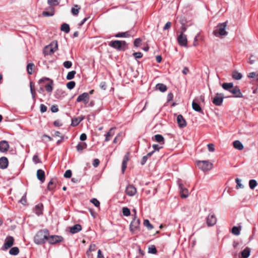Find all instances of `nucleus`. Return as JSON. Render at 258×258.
Wrapping results in <instances>:
<instances>
[{"mask_svg": "<svg viewBox=\"0 0 258 258\" xmlns=\"http://www.w3.org/2000/svg\"><path fill=\"white\" fill-rule=\"evenodd\" d=\"M33 161L35 164H37L38 163L40 162V160L39 158H38V156L36 155H35L33 157Z\"/></svg>", "mask_w": 258, "mask_h": 258, "instance_id": "55", "label": "nucleus"}, {"mask_svg": "<svg viewBox=\"0 0 258 258\" xmlns=\"http://www.w3.org/2000/svg\"><path fill=\"white\" fill-rule=\"evenodd\" d=\"M82 230V226L80 224H76L70 228V232L72 234L77 233Z\"/></svg>", "mask_w": 258, "mask_h": 258, "instance_id": "21", "label": "nucleus"}, {"mask_svg": "<svg viewBox=\"0 0 258 258\" xmlns=\"http://www.w3.org/2000/svg\"><path fill=\"white\" fill-rule=\"evenodd\" d=\"M128 161V153L126 154L123 158V161L122 162V167H121V170L122 172L124 173V170H125L126 168V165L127 162Z\"/></svg>", "mask_w": 258, "mask_h": 258, "instance_id": "25", "label": "nucleus"}, {"mask_svg": "<svg viewBox=\"0 0 258 258\" xmlns=\"http://www.w3.org/2000/svg\"><path fill=\"white\" fill-rule=\"evenodd\" d=\"M154 139L156 142H157L159 143H162V144H164V139L163 137L161 135L158 134V135H155Z\"/></svg>", "mask_w": 258, "mask_h": 258, "instance_id": "37", "label": "nucleus"}, {"mask_svg": "<svg viewBox=\"0 0 258 258\" xmlns=\"http://www.w3.org/2000/svg\"><path fill=\"white\" fill-rule=\"evenodd\" d=\"M86 147L87 144L85 143L81 142L77 145L76 148L78 151L80 152L82 151L83 149H85Z\"/></svg>", "mask_w": 258, "mask_h": 258, "instance_id": "36", "label": "nucleus"}, {"mask_svg": "<svg viewBox=\"0 0 258 258\" xmlns=\"http://www.w3.org/2000/svg\"><path fill=\"white\" fill-rule=\"evenodd\" d=\"M115 37H129L130 36V34L128 31L124 32L118 33L116 34L114 36Z\"/></svg>", "mask_w": 258, "mask_h": 258, "instance_id": "35", "label": "nucleus"}, {"mask_svg": "<svg viewBox=\"0 0 258 258\" xmlns=\"http://www.w3.org/2000/svg\"><path fill=\"white\" fill-rule=\"evenodd\" d=\"M222 86L224 90L230 92L231 89H232L233 84L232 83H224Z\"/></svg>", "mask_w": 258, "mask_h": 258, "instance_id": "29", "label": "nucleus"}, {"mask_svg": "<svg viewBox=\"0 0 258 258\" xmlns=\"http://www.w3.org/2000/svg\"><path fill=\"white\" fill-rule=\"evenodd\" d=\"M143 224L144 225L146 226L148 230H151L153 228V225L150 224L149 221L148 219L144 220Z\"/></svg>", "mask_w": 258, "mask_h": 258, "instance_id": "42", "label": "nucleus"}, {"mask_svg": "<svg viewBox=\"0 0 258 258\" xmlns=\"http://www.w3.org/2000/svg\"><path fill=\"white\" fill-rule=\"evenodd\" d=\"M133 55L136 58H140L142 57L143 54L140 52H135L133 53Z\"/></svg>", "mask_w": 258, "mask_h": 258, "instance_id": "56", "label": "nucleus"}, {"mask_svg": "<svg viewBox=\"0 0 258 258\" xmlns=\"http://www.w3.org/2000/svg\"><path fill=\"white\" fill-rule=\"evenodd\" d=\"M9 161L7 157H2L0 158V168L4 169L7 168Z\"/></svg>", "mask_w": 258, "mask_h": 258, "instance_id": "19", "label": "nucleus"}, {"mask_svg": "<svg viewBox=\"0 0 258 258\" xmlns=\"http://www.w3.org/2000/svg\"><path fill=\"white\" fill-rule=\"evenodd\" d=\"M148 252L152 254H156L157 253V249L154 245L150 246L148 248Z\"/></svg>", "mask_w": 258, "mask_h": 258, "instance_id": "46", "label": "nucleus"}, {"mask_svg": "<svg viewBox=\"0 0 258 258\" xmlns=\"http://www.w3.org/2000/svg\"><path fill=\"white\" fill-rule=\"evenodd\" d=\"M230 92L232 93L235 97L241 98L243 96L239 87L236 86H233L232 89H231Z\"/></svg>", "mask_w": 258, "mask_h": 258, "instance_id": "15", "label": "nucleus"}, {"mask_svg": "<svg viewBox=\"0 0 258 258\" xmlns=\"http://www.w3.org/2000/svg\"><path fill=\"white\" fill-rule=\"evenodd\" d=\"M192 108L195 111L199 112L203 114H204V112L202 110L201 107L199 104L195 100H194L192 102Z\"/></svg>", "mask_w": 258, "mask_h": 258, "instance_id": "22", "label": "nucleus"}, {"mask_svg": "<svg viewBox=\"0 0 258 258\" xmlns=\"http://www.w3.org/2000/svg\"><path fill=\"white\" fill-rule=\"evenodd\" d=\"M91 202L96 207H98L100 206V202L95 198H93L91 200Z\"/></svg>", "mask_w": 258, "mask_h": 258, "instance_id": "48", "label": "nucleus"}, {"mask_svg": "<svg viewBox=\"0 0 258 258\" xmlns=\"http://www.w3.org/2000/svg\"><path fill=\"white\" fill-rule=\"evenodd\" d=\"M122 212L123 216L127 217L131 215L130 210L127 207H123Z\"/></svg>", "mask_w": 258, "mask_h": 258, "instance_id": "41", "label": "nucleus"}, {"mask_svg": "<svg viewBox=\"0 0 258 258\" xmlns=\"http://www.w3.org/2000/svg\"><path fill=\"white\" fill-rule=\"evenodd\" d=\"M156 88L157 90L161 92H164L167 90V87L165 85L161 83H159L156 85Z\"/></svg>", "mask_w": 258, "mask_h": 258, "instance_id": "31", "label": "nucleus"}, {"mask_svg": "<svg viewBox=\"0 0 258 258\" xmlns=\"http://www.w3.org/2000/svg\"><path fill=\"white\" fill-rule=\"evenodd\" d=\"M49 236L48 231L47 230H41L39 231L34 238V242L37 244H42L47 240Z\"/></svg>", "mask_w": 258, "mask_h": 258, "instance_id": "1", "label": "nucleus"}, {"mask_svg": "<svg viewBox=\"0 0 258 258\" xmlns=\"http://www.w3.org/2000/svg\"><path fill=\"white\" fill-rule=\"evenodd\" d=\"M53 184V179H52L48 183L47 189L50 190H52L54 188Z\"/></svg>", "mask_w": 258, "mask_h": 258, "instance_id": "51", "label": "nucleus"}, {"mask_svg": "<svg viewBox=\"0 0 258 258\" xmlns=\"http://www.w3.org/2000/svg\"><path fill=\"white\" fill-rule=\"evenodd\" d=\"M76 73V72L75 71L69 72L66 77L67 79L68 80L73 79L74 78Z\"/></svg>", "mask_w": 258, "mask_h": 258, "instance_id": "44", "label": "nucleus"}, {"mask_svg": "<svg viewBox=\"0 0 258 258\" xmlns=\"http://www.w3.org/2000/svg\"><path fill=\"white\" fill-rule=\"evenodd\" d=\"M177 41L179 45L183 46H185L187 45V38L186 36L184 35L182 33L178 36Z\"/></svg>", "mask_w": 258, "mask_h": 258, "instance_id": "14", "label": "nucleus"}, {"mask_svg": "<svg viewBox=\"0 0 258 258\" xmlns=\"http://www.w3.org/2000/svg\"><path fill=\"white\" fill-rule=\"evenodd\" d=\"M51 111L52 112H57L58 111V106L57 105H52L51 107Z\"/></svg>", "mask_w": 258, "mask_h": 258, "instance_id": "59", "label": "nucleus"}, {"mask_svg": "<svg viewBox=\"0 0 258 258\" xmlns=\"http://www.w3.org/2000/svg\"><path fill=\"white\" fill-rule=\"evenodd\" d=\"M173 95L172 93H169L167 97V102H169L173 99Z\"/></svg>", "mask_w": 258, "mask_h": 258, "instance_id": "63", "label": "nucleus"}, {"mask_svg": "<svg viewBox=\"0 0 258 258\" xmlns=\"http://www.w3.org/2000/svg\"><path fill=\"white\" fill-rule=\"evenodd\" d=\"M14 242V238L11 236H7L5 240L3 245V249H8L13 246Z\"/></svg>", "mask_w": 258, "mask_h": 258, "instance_id": "9", "label": "nucleus"}, {"mask_svg": "<svg viewBox=\"0 0 258 258\" xmlns=\"http://www.w3.org/2000/svg\"><path fill=\"white\" fill-rule=\"evenodd\" d=\"M141 40L140 38L136 39L134 41V44L136 47H138L140 45Z\"/></svg>", "mask_w": 258, "mask_h": 258, "instance_id": "53", "label": "nucleus"}, {"mask_svg": "<svg viewBox=\"0 0 258 258\" xmlns=\"http://www.w3.org/2000/svg\"><path fill=\"white\" fill-rule=\"evenodd\" d=\"M75 85L76 83L74 81H70L67 83V87L69 89L71 90L75 87Z\"/></svg>", "mask_w": 258, "mask_h": 258, "instance_id": "47", "label": "nucleus"}, {"mask_svg": "<svg viewBox=\"0 0 258 258\" xmlns=\"http://www.w3.org/2000/svg\"><path fill=\"white\" fill-rule=\"evenodd\" d=\"M74 7V8H72L71 13L74 16H77L79 14L81 7L77 5H75Z\"/></svg>", "mask_w": 258, "mask_h": 258, "instance_id": "32", "label": "nucleus"}, {"mask_svg": "<svg viewBox=\"0 0 258 258\" xmlns=\"http://www.w3.org/2000/svg\"><path fill=\"white\" fill-rule=\"evenodd\" d=\"M250 253V249L248 247H246L242 252L241 255L243 258H247Z\"/></svg>", "mask_w": 258, "mask_h": 258, "instance_id": "30", "label": "nucleus"}, {"mask_svg": "<svg viewBox=\"0 0 258 258\" xmlns=\"http://www.w3.org/2000/svg\"><path fill=\"white\" fill-rule=\"evenodd\" d=\"M97 258H104L103 254L102 253V251L100 249H99L98 250Z\"/></svg>", "mask_w": 258, "mask_h": 258, "instance_id": "64", "label": "nucleus"}, {"mask_svg": "<svg viewBox=\"0 0 258 258\" xmlns=\"http://www.w3.org/2000/svg\"><path fill=\"white\" fill-rule=\"evenodd\" d=\"M178 184L180 189V194L181 197L182 198H185L187 197V190L183 187V185L180 182V180H178Z\"/></svg>", "mask_w": 258, "mask_h": 258, "instance_id": "16", "label": "nucleus"}, {"mask_svg": "<svg viewBox=\"0 0 258 258\" xmlns=\"http://www.w3.org/2000/svg\"><path fill=\"white\" fill-rule=\"evenodd\" d=\"M254 58L255 57L253 55H251L249 59V63L251 64H253L255 61V59Z\"/></svg>", "mask_w": 258, "mask_h": 258, "instance_id": "61", "label": "nucleus"}, {"mask_svg": "<svg viewBox=\"0 0 258 258\" xmlns=\"http://www.w3.org/2000/svg\"><path fill=\"white\" fill-rule=\"evenodd\" d=\"M49 11H44L42 15L44 17H50L54 15V9L52 7L49 8Z\"/></svg>", "mask_w": 258, "mask_h": 258, "instance_id": "28", "label": "nucleus"}, {"mask_svg": "<svg viewBox=\"0 0 258 258\" xmlns=\"http://www.w3.org/2000/svg\"><path fill=\"white\" fill-rule=\"evenodd\" d=\"M226 26L227 23L226 22L219 24L216 29L214 31V35L217 37L227 35V32L226 31Z\"/></svg>", "mask_w": 258, "mask_h": 258, "instance_id": "2", "label": "nucleus"}, {"mask_svg": "<svg viewBox=\"0 0 258 258\" xmlns=\"http://www.w3.org/2000/svg\"><path fill=\"white\" fill-rule=\"evenodd\" d=\"M232 77L235 80H239L242 78V75L237 71H234L232 73Z\"/></svg>", "mask_w": 258, "mask_h": 258, "instance_id": "26", "label": "nucleus"}, {"mask_svg": "<svg viewBox=\"0 0 258 258\" xmlns=\"http://www.w3.org/2000/svg\"><path fill=\"white\" fill-rule=\"evenodd\" d=\"M58 48L57 42L52 41L49 45L46 46L43 50L44 55H50L53 53Z\"/></svg>", "mask_w": 258, "mask_h": 258, "instance_id": "5", "label": "nucleus"}, {"mask_svg": "<svg viewBox=\"0 0 258 258\" xmlns=\"http://www.w3.org/2000/svg\"><path fill=\"white\" fill-rule=\"evenodd\" d=\"M99 163H100V161L99 159H95L93 161V165L95 167H97L99 164Z\"/></svg>", "mask_w": 258, "mask_h": 258, "instance_id": "58", "label": "nucleus"}, {"mask_svg": "<svg viewBox=\"0 0 258 258\" xmlns=\"http://www.w3.org/2000/svg\"><path fill=\"white\" fill-rule=\"evenodd\" d=\"M217 222V219L214 214H210L207 218V224L208 226L214 225Z\"/></svg>", "mask_w": 258, "mask_h": 258, "instance_id": "12", "label": "nucleus"}, {"mask_svg": "<svg viewBox=\"0 0 258 258\" xmlns=\"http://www.w3.org/2000/svg\"><path fill=\"white\" fill-rule=\"evenodd\" d=\"M115 129V127L111 128L108 132L105 135L106 142L109 141L110 140L111 137L114 135Z\"/></svg>", "mask_w": 258, "mask_h": 258, "instance_id": "24", "label": "nucleus"}, {"mask_svg": "<svg viewBox=\"0 0 258 258\" xmlns=\"http://www.w3.org/2000/svg\"><path fill=\"white\" fill-rule=\"evenodd\" d=\"M257 185V182L254 179H251L249 181V186L252 189H254Z\"/></svg>", "mask_w": 258, "mask_h": 258, "instance_id": "43", "label": "nucleus"}, {"mask_svg": "<svg viewBox=\"0 0 258 258\" xmlns=\"http://www.w3.org/2000/svg\"><path fill=\"white\" fill-rule=\"evenodd\" d=\"M89 98L90 97L88 93H83L78 97L77 101L78 102L82 101L85 104H87L89 102Z\"/></svg>", "mask_w": 258, "mask_h": 258, "instance_id": "11", "label": "nucleus"}, {"mask_svg": "<svg viewBox=\"0 0 258 258\" xmlns=\"http://www.w3.org/2000/svg\"><path fill=\"white\" fill-rule=\"evenodd\" d=\"M63 67L67 69L70 68L72 66V63L71 61H66L63 63Z\"/></svg>", "mask_w": 258, "mask_h": 258, "instance_id": "50", "label": "nucleus"}, {"mask_svg": "<svg viewBox=\"0 0 258 258\" xmlns=\"http://www.w3.org/2000/svg\"><path fill=\"white\" fill-rule=\"evenodd\" d=\"M140 221L137 217H135L133 220L132 221L130 225V229L132 232L136 231L139 228Z\"/></svg>", "mask_w": 258, "mask_h": 258, "instance_id": "8", "label": "nucleus"}, {"mask_svg": "<svg viewBox=\"0 0 258 258\" xmlns=\"http://www.w3.org/2000/svg\"><path fill=\"white\" fill-rule=\"evenodd\" d=\"M171 22H167L165 24V26H164L163 29L164 30H167V29H169L171 27Z\"/></svg>", "mask_w": 258, "mask_h": 258, "instance_id": "62", "label": "nucleus"}, {"mask_svg": "<svg viewBox=\"0 0 258 258\" xmlns=\"http://www.w3.org/2000/svg\"><path fill=\"white\" fill-rule=\"evenodd\" d=\"M71 176L72 171L71 170H67L64 174V177L66 178H70Z\"/></svg>", "mask_w": 258, "mask_h": 258, "instance_id": "52", "label": "nucleus"}, {"mask_svg": "<svg viewBox=\"0 0 258 258\" xmlns=\"http://www.w3.org/2000/svg\"><path fill=\"white\" fill-rule=\"evenodd\" d=\"M83 119V117L75 118L72 120V125L76 126Z\"/></svg>", "mask_w": 258, "mask_h": 258, "instance_id": "34", "label": "nucleus"}, {"mask_svg": "<svg viewBox=\"0 0 258 258\" xmlns=\"http://www.w3.org/2000/svg\"><path fill=\"white\" fill-rule=\"evenodd\" d=\"M235 182L236 183V188H242L243 185L241 183V180L238 178L235 179Z\"/></svg>", "mask_w": 258, "mask_h": 258, "instance_id": "49", "label": "nucleus"}, {"mask_svg": "<svg viewBox=\"0 0 258 258\" xmlns=\"http://www.w3.org/2000/svg\"><path fill=\"white\" fill-rule=\"evenodd\" d=\"M47 3L50 6H56L59 4V2L58 0H47Z\"/></svg>", "mask_w": 258, "mask_h": 258, "instance_id": "45", "label": "nucleus"}, {"mask_svg": "<svg viewBox=\"0 0 258 258\" xmlns=\"http://www.w3.org/2000/svg\"><path fill=\"white\" fill-rule=\"evenodd\" d=\"M241 230L240 227L234 226L232 229V233L235 235H239Z\"/></svg>", "mask_w": 258, "mask_h": 258, "instance_id": "39", "label": "nucleus"}, {"mask_svg": "<svg viewBox=\"0 0 258 258\" xmlns=\"http://www.w3.org/2000/svg\"><path fill=\"white\" fill-rule=\"evenodd\" d=\"M60 30L66 33H68L70 31L69 25L67 23H63L61 25Z\"/></svg>", "mask_w": 258, "mask_h": 258, "instance_id": "33", "label": "nucleus"}, {"mask_svg": "<svg viewBox=\"0 0 258 258\" xmlns=\"http://www.w3.org/2000/svg\"><path fill=\"white\" fill-rule=\"evenodd\" d=\"M43 205L42 204H39L35 206L34 209V212L38 216H39L42 214Z\"/></svg>", "mask_w": 258, "mask_h": 258, "instance_id": "23", "label": "nucleus"}, {"mask_svg": "<svg viewBox=\"0 0 258 258\" xmlns=\"http://www.w3.org/2000/svg\"><path fill=\"white\" fill-rule=\"evenodd\" d=\"M9 145L7 141H2L0 142V151L5 152L8 150Z\"/></svg>", "mask_w": 258, "mask_h": 258, "instance_id": "18", "label": "nucleus"}, {"mask_svg": "<svg viewBox=\"0 0 258 258\" xmlns=\"http://www.w3.org/2000/svg\"><path fill=\"white\" fill-rule=\"evenodd\" d=\"M109 45L118 50H124L127 44L125 41L114 40L109 43Z\"/></svg>", "mask_w": 258, "mask_h": 258, "instance_id": "6", "label": "nucleus"}, {"mask_svg": "<svg viewBox=\"0 0 258 258\" xmlns=\"http://www.w3.org/2000/svg\"><path fill=\"white\" fill-rule=\"evenodd\" d=\"M62 239L63 238L61 236L57 235H51L50 236L49 235L47 238V240L50 244H55L61 242Z\"/></svg>", "mask_w": 258, "mask_h": 258, "instance_id": "10", "label": "nucleus"}, {"mask_svg": "<svg viewBox=\"0 0 258 258\" xmlns=\"http://www.w3.org/2000/svg\"><path fill=\"white\" fill-rule=\"evenodd\" d=\"M224 98V97L223 94L217 93L214 97L212 102L216 106H221L222 104Z\"/></svg>", "mask_w": 258, "mask_h": 258, "instance_id": "7", "label": "nucleus"}, {"mask_svg": "<svg viewBox=\"0 0 258 258\" xmlns=\"http://www.w3.org/2000/svg\"><path fill=\"white\" fill-rule=\"evenodd\" d=\"M19 253V249L17 247H12L9 251V253L11 255H16Z\"/></svg>", "mask_w": 258, "mask_h": 258, "instance_id": "38", "label": "nucleus"}, {"mask_svg": "<svg viewBox=\"0 0 258 258\" xmlns=\"http://www.w3.org/2000/svg\"><path fill=\"white\" fill-rule=\"evenodd\" d=\"M34 68V64L33 63H28L27 66V71L29 75H31L33 72V70Z\"/></svg>", "mask_w": 258, "mask_h": 258, "instance_id": "40", "label": "nucleus"}, {"mask_svg": "<svg viewBox=\"0 0 258 258\" xmlns=\"http://www.w3.org/2000/svg\"><path fill=\"white\" fill-rule=\"evenodd\" d=\"M38 83L39 85H42L44 83L45 85V90L47 92L51 93L53 90V83L52 80L48 78H43L39 80Z\"/></svg>", "mask_w": 258, "mask_h": 258, "instance_id": "3", "label": "nucleus"}, {"mask_svg": "<svg viewBox=\"0 0 258 258\" xmlns=\"http://www.w3.org/2000/svg\"><path fill=\"white\" fill-rule=\"evenodd\" d=\"M196 164L198 168L203 171H209L213 167V164L208 160L198 161Z\"/></svg>", "mask_w": 258, "mask_h": 258, "instance_id": "4", "label": "nucleus"}, {"mask_svg": "<svg viewBox=\"0 0 258 258\" xmlns=\"http://www.w3.org/2000/svg\"><path fill=\"white\" fill-rule=\"evenodd\" d=\"M208 150L210 152H214L215 150L214 145L213 144H209L207 145Z\"/></svg>", "mask_w": 258, "mask_h": 258, "instance_id": "54", "label": "nucleus"}, {"mask_svg": "<svg viewBox=\"0 0 258 258\" xmlns=\"http://www.w3.org/2000/svg\"><path fill=\"white\" fill-rule=\"evenodd\" d=\"M233 145L234 147L237 150H241L243 149V146L239 141H235L233 142Z\"/></svg>", "mask_w": 258, "mask_h": 258, "instance_id": "27", "label": "nucleus"}, {"mask_svg": "<svg viewBox=\"0 0 258 258\" xmlns=\"http://www.w3.org/2000/svg\"><path fill=\"white\" fill-rule=\"evenodd\" d=\"M37 177L42 183L45 181V172L42 169H38L37 171Z\"/></svg>", "mask_w": 258, "mask_h": 258, "instance_id": "20", "label": "nucleus"}, {"mask_svg": "<svg viewBox=\"0 0 258 258\" xmlns=\"http://www.w3.org/2000/svg\"><path fill=\"white\" fill-rule=\"evenodd\" d=\"M96 249V245L95 244H91L88 250L90 251H95Z\"/></svg>", "mask_w": 258, "mask_h": 258, "instance_id": "60", "label": "nucleus"}, {"mask_svg": "<svg viewBox=\"0 0 258 258\" xmlns=\"http://www.w3.org/2000/svg\"><path fill=\"white\" fill-rule=\"evenodd\" d=\"M47 107L43 104H41L40 105V111L42 112V113H44L45 112H46L47 111Z\"/></svg>", "mask_w": 258, "mask_h": 258, "instance_id": "57", "label": "nucleus"}, {"mask_svg": "<svg viewBox=\"0 0 258 258\" xmlns=\"http://www.w3.org/2000/svg\"><path fill=\"white\" fill-rule=\"evenodd\" d=\"M177 122L178 126L180 128H183L186 125V121L181 114H179L177 116Z\"/></svg>", "mask_w": 258, "mask_h": 258, "instance_id": "17", "label": "nucleus"}, {"mask_svg": "<svg viewBox=\"0 0 258 258\" xmlns=\"http://www.w3.org/2000/svg\"><path fill=\"white\" fill-rule=\"evenodd\" d=\"M137 192V189L136 187L132 185H128L125 189V193L127 195L129 196H133Z\"/></svg>", "mask_w": 258, "mask_h": 258, "instance_id": "13", "label": "nucleus"}]
</instances>
